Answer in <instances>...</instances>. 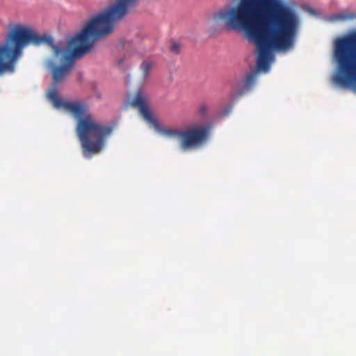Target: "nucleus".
Segmentation results:
<instances>
[{
  "label": "nucleus",
  "instance_id": "nucleus-1",
  "mask_svg": "<svg viewBox=\"0 0 356 356\" xmlns=\"http://www.w3.org/2000/svg\"><path fill=\"white\" fill-rule=\"evenodd\" d=\"M223 22L228 29L243 31L257 51V67L268 72L273 51L289 50L300 25L296 10L282 0H238L236 6L213 13L211 26Z\"/></svg>",
  "mask_w": 356,
  "mask_h": 356
},
{
  "label": "nucleus",
  "instance_id": "nucleus-2",
  "mask_svg": "<svg viewBox=\"0 0 356 356\" xmlns=\"http://www.w3.org/2000/svg\"><path fill=\"white\" fill-rule=\"evenodd\" d=\"M120 19L121 0H115L103 12L92 17L81 31L70 40L67 45L61 42L56 44L51 36L38 35L29 26L10 24L6 42L0 46V74L13 72L15 63L26 44L40 45L44 43L51 48L52 60L49 62V66L54 84H58L71 71L74 59L90 52L94 42L111 33L115 23Z\"/></svg>",
  "mask_w": 356,
  "mask_h": 356
},
{
  "label": "nucleus",
  "instance_id": "nucleus-3",
  "mask_svg": "<svg viewBox=\"0 0 356 356\" xmlns=\"http://www.w3.org/2000/svg\"><path fill=\"white\" fill-rule=\"evenodd\" d=\"M47 97L55 108H63L76 120V131L81 141L84 156L90 158L92 154L99 153L104 145L106 138L111 134L112 128L97 122L92 114L88 113L87 104L81 101L61 99L55 86L48 90Z\"/></svg>",
  "mask_w": 356,
  "mask_h": 356
},
{
  "label": "nucleus",
  "instance_id": "nucleus-4",
  "mask_svg": "<svg viewBox=\"0 0 356 356\" xmlns=\"http://www.w3.org/2000/svg\"><path fill=\"white\" fill-rule=\"evenodd\" d=\"M131 104L138 109L144 120L156 131L168 138H178L180 148L183 151L197 149L202 146L209 138L210 127L207 125L192 124L185 129L161 128L147 106L145 95L141 90L137 91L131 101Z\"/></svg>",
  "mask_w": 356,
  "mask_h": 356
},
{
  "label": "nucleus",
  "instance_id": "nucleus-5",
  "mask_svg": "<svg viewBox=\"0 0 356 356\" xmlns=\"http://www.w3.org/2000/svg\"><path fill=\"white\" fill-rule=\"evenodd\" d=\"M332 22L350 21L356 19V13L352 12H342L330 16Z\"/></svg>",
  "mask_w": 356,
  "mask_h": 356
},
{
  "label": "nucleus",
  "instance_id": "nucleus-6",
  "mask_svg": "<svg viewBox=\"0 0 356 356\" xmlns=\"http://www.w3.org/2000/svg\"><path fill=\"white\" fill-rule=\"evenodd\" d=\"M256 76L254 74H248L244 80L243 87L244 89L248 91L249 90L255 82Z\"/></svg>",
  "mask_w": 356,
  "mask_h": 356
},
{
  "label": "nucleus",
  "instance_id": "nucleus-7",
  "mask_svg": "<svg viewBox=\"0 0 356 356\" xmlns=\"http://www.w3.org/2000/svg\"><path fill=\"white\" fill-rule=\"evenodd\" d=\"M153 66V63L151 60H144L141 64V70L143 72L144 76H147Z\"/></svg>",
  "mask_w": 356,
  "mask_h": 356
},
{
  "label": "nucleus",
  "instance_id": "nucleus-8",
  "mask_svg": "<svg viewBox=\"0 0 356 356\" xmlns=\"http://www.w3.org/2000/svg\"><path fill=\"white\" fill-rule=\"evenodd\" d=\"M207 111H208V106H207V104L204 103L201 104L198 108V113L201 116L204 117V116H206Z\"/></svg>",
  "mask_w": 356,
  "mask_h": 356
},
{
  "label": "nucleus",
  "instance_id": "nucleus-9",
  "mask_svg": "<svg viewBox=\"0 0 356 356\" xmlns=\"http://www.w3.org/2000/svg\"><path fill=\"white\" fill-rule=\"evenodd\" d=\"M170 48L171 51H172L173 53H175V54H178L180 50L179 44L177 42L172 43Z\"/></svg>",
  "mask_w": 356,
  "mask_h": 356
},
{
  "label": "nucleus",
  "instance_id": "nucleus-10",
  "mask_svg": "<svg viewBox=\"0 0 356 356\" xmlns=\"http://www.w3.org/2000/svg\"><path fill=\"white\" fill-rule=\"evenodd\" d=\"M244 93V91L243 90H241L238 92H236L234 94V97L236 98V97H238L240 96H241Z\"/></svg>",
  "mask_w": 356,
  "mask_h": 356
},
{
  "label": "nucleus",
  "instance_id": "nucleus-11",
  "mask_svg": "<svg viewBox=\"0 0 356 356\" xmlns=\"http://www.w3.org/2000/svg\"><path fill=\"white\" fill-rule=\"evenodd\" d=\"M121 63H122V60H118V64H119V65H121Z\"/></svg>",
  "mask_w": 356,
  "mask_h": 356
}]
</instances>
